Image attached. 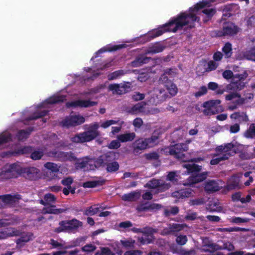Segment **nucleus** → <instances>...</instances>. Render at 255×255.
Listing matches in <instances>:
<instances>
[{"instance_id":"21","label":"nucleus","mask_w":255,"mask_h":255,"mask_svg":"<svg viewBox=\"0 0 255 255\" xmlns=\"http://www.w3.org/2000/svg\"><path fill=\"white\" fill-rule=\"evenodd\" d=\"M34 128L29 127L26 129H20L18 131L16 136L19 141H23L27 139L31 132L33 130Z\"/></svg>"},{"instance_id":"22","label":"nucleus","mask_w":255,"mask_h":255,"mask_svg":"<svg viewBox=\"0 0 255 255\" xmlns=\"http://www.w3.org/2000/svg\"><path fill=\"white\" fill-rule=\"evenodd\" d=\"M125 47V44H119V45H114L113 46H108L107 47H103L102 48L99 50L96 53V54L98 55L105 52H112L121 49Z\"/></svg>"},{"instance_id":"5","label":"nucleus","mask_w":255,"mask_h":255,"mask_svg":"<svg viewBox=\"0 0 255 255\" xmlns=\"http://www.w3.org/2000/svg\"><path fill=\"white\" fill-rule=\"evenodd\" d=\"M167 152H168L170 155L184 162H187L189 161V158L186 156L184 152L188 150V145L186 143H176L171 145L166 148Z\"/></svg>"},{"instance_id":"16","label":"nucleus","mask_w":255,"mask_h":255,"mask_svg":"<svg viewBox=\"0 0 255 255\" xmlns=\"http://www.w3.org/2000/svg\"><path fill=\"white\" fill-rule=\"evenodd\" d=\"M146 138H140L132 143V148L134 153H140V151L149 148Z\"/></svg>"},{"instance_id":"13","label":"nucleus","mask_w":255,"mask_h":255,"mask_svg":"<svg viewBox=\"0 0 255 255\" xmlns=\"http://www.w3.org/2000/svg\"><path fill=\"white\" fill-rule=\"evenodd\" d=\"M54 156L58 159L59 161L62 162L65 161H75L77 160V158L75 155V154L71 151L64 152L62 151H58L55 152Z\"/></svg>"},{"instance_id":"51","label":"nucleus","mask_w":255,"mask_h":255,"mask_svg":"<svg viewBox=\"0 0 255 255\" xmlns=\"http://www.w3.org/2000/svg\"><path fill=\"white\" fill-rule=\"evenodd\" d=\"M121 244L125 248H131L133 247L135 241L129 239L128 240H121L120 241Z\"/></svg>"},{"instance_id":"48","label":"nucleus","mask_w":255,"mask_h":255,"mask_svg":"<svg viewBox=\"0 0 255 255\" xmlns=\"http://www.w3.org/2000/svg\"><path fill=\"white\" fill-rule=\"evenodd\" d=\"M144 104H143V103H138L131 108L130 112L132 114H136L137 112H140L144 108Z\"/></svg>"},{"instance_id":"60","label":"nucleus","mask_w":255,"mask_h":255,"mask_svg":"<svg viewBox=\"0 0 255 255\" xmlns=\"http://www.w3.org/2000/svg\"><path fill=\"white\" fill-rule=\"evenodd\" d=\"M218 64L215 61L211 60L208 63V67L206 69V71L209 72L213 71L218 67Z\"/></svg>"},{"instance_id":"41","label":"nucleus","mask_w":255,"mask_h":255,"mask_svg":"<svg viewBox=\"0 0 255 255\" xmlns=\"http://www.w3.org/2000/svg\"><path fill=\"white\" fill-rule=\"evenodd\" d=\"M164 47L160 45H154L149 47L146 51L147 54H156L162 52Z\"/></svg>"},{"instance_id":"28","label":"nucleus","mask_w":255,"mask_h":255,"mask_svg":"<svg viewBox=\"0 0 255 255\" xmlns=\"http://www.w3.org/2000/svg\"><path fill=\"white\" fill-rule=\"evenodd\" d=\"M139 197L140 194L138 192H132L124 194L122 196V199L124 201L133 202L136 201Z\"/></svg>"},{"instance_id":"18","label":"nucleus","mask_w":255,"mask_h":255,"mask_svg":"<svg viewBox=\"0 0 255 255\" xmlns=\"http://www.w3.org/2000/svg\"><path fill=\"white\" fill-rule=\"evenodd\" d=\"M20 232L14 228H8L0 230V240H4L8 237L19 236Z\"/></svg>"},{"instance_id":"64","label":"nucleus","mask_w":255,"mask_h":255,"mask_svg":"<svg viewBox=\"0 0 255 255\" xmlns=\"http://www.w3.org/2000/svg\"><path fill=\"white\" fill-rule=\"evenodd\" d=\"M11 137L10 134H2L0 136V145L5 143L11 140Z\"/></svg>"},{"instance_id":"59","label":"nucleus","mask_w":255,"mask_h":255,"mask_svg":"<svg viewBox=\"0 0 255 255\" xmlns=\"http://www.w3.org/2000/svg\"><path fill=\"white\" fill-rule=\"evenodd\" d=\"M158 91V93L157 94V98L160 101H164L168 97L165 90L160 89Z\"/></svg>"},{"instance_id":"14","label":"nucleus","mask_w":255,"mask_h":255,"mask_svg":"<svg viewBox=\"0 0 255 255\" xmlns=\"http://www.w3.org/2000/svg\"><path fill=\"white\" fill-rule=\"evenodd\" d=\"M98 104L97 102L91 101L89 100H78L74 101L68 102L66 103V107L67 108H88L94 106Z\"/></svg>"},{"instance_id":"38","label":"nucleus","mask_w":255,"mask_h":255,"mask_svg":"<svg viewBox=\"0 0 255 255\" xmlns=\"http://www.w3.org/2000/svg\"><path fill=\"white\" fill-rule=\"evenodd\" d=\"M207 247H209V249L206 250L205 253L209 252L214 253L217 251L222 250L224 249L222 246H221L216 243H213L210 242H209V245L207 246Z\"/></svg>"},{"instance_id":"24","label":"nucleus","mask_w":255,"mask_h":255,"mask_svg":"<svg viewBox=\"0 0 255 255\" xmlns=\"http://www.w3.org/2000/svg\"><path fill=\"white\" fill-rule=\"evenodd\" d=\"M150 59V57H148L143 55H139L132 62V65L133 67H139L143 64L149 62Z\"/></svg>"},{"instance_id":"1","label":"nucleus","mask_w":255,"mask_h":255,"mask_svg":"<svg viewBox=\"0 0 255 255\" xmlns=\"http://www.w3.org/2000/svg\"><path fill=\"white\" fill-rule=\"evenodd\" d=\"M209 2L207 1H200L197 3L193 7L189 8V11L181 12L177 15L171 17L169 21L161 25L157 29H153L144 36L146 41L158 37L166 32H176L179 30L183 29V27L190 24L191 28L194 27V23L199 21L200 18L193 12L207 6Z\"/></svg>"},{"instance_id":"49","label":"nucleus","mask_w":255,"mask_h":255,"mask_svg":"<svg viewBox=\"0 0 255 255\" xmlns=\"http://www.w3.org/2000/svg\"><path fill=\"white\" fill-rule=\"evenodd\" d=\"M246 58L249 60L255 61V48L246 51L244 54Z\"/></svg>"},{"instance_id":"34","label":"nucleus","mask_w":255,"mask_h":255,"mask_svg":"<svg viewBox=\"0 0 255 255\" xmlns=\"http://www.w3.org/2000/svg\"><path fill=\"white\" fill-rule=\"evenodd\" d=\"M66 97L63 95L61 96H54L50 97L46 100L47 104H54L63 102L65 100Z\"/></svg>"},{"instance_id":"8","label":"nucleus","mask_w":255,"mask_h":255,"mask_svg":"<svg viewBox=\"0 0 255 255\" xmlns=\"http://www.w3.org/2000/svg\"><path fill=\"white\" fill-rule=\"evenodd\" d=\"M85 121V118L80 115H71L66 117L65 118L60 122V125L63 127L69 128L74 127L83 124Z\"/></svg>"},{"instance_id":"10","label":"nucleus","mask_w":255,"mask_h":255,"mask_svg":"<svg viewBox=\"0 0 255 255\" xmlns=\"http://www.w3.org/2000/svg\"><path fill=\"white\" fill-rule=\"evenodd\" d=\"M167 72H164L159 78V81L165 84L169 93L172 96H175L178 91V89L175 84L172 82L171 78L167 75Z\"/></svg>"},{"instance_id":"32","label":"nucleus","mask_w":255,"mask_h":255,"mask_svg":"<svg viewBox=\"0 0 255 255\" xmlns=\"http://www.w3.org/2000/svg\"><path fill=\"white\" fill-rule=\"evenodd\" d=\"M48 112V111L47 110H43L41 111L34 112L32 115L26 118L25 120L27 121H30L37 120L46 116Z\"/></svg>"},{"instance_id":"7","label":"nucleus","mask_w":255,"mask_h":255,"mask_svg":"<svg viewBox=\"0 0 255 255\" xmlns=\"http://www.w3.org/2000/svg\"><path fill=\"white\" fill-rule=\"evenodd\" d=\"M239 31V27L234 23L228 21L224 23L222 30H217L216 34L219 37L234 36Z\"/></svg>"},{"instance_id":"31","label":"nucleus","mask_w":255,"mask_h":255,"mask_svg":"<svg viewBox=\"0 0 255 255\" xmlns=\"http://www.w3.org/2000/svg\"><path fill=\"white\" fill-rule=\"evenodd\" d=\"M105 182V180H104L88 181L83 183V187L85 188H94L103 185Z\"/></svg>"},{"instance_id":"46","label":"nucleus","mask_w":255,"mask_h":255,"mask_svg":"<svg viewBox=\"0 0 255 255\" xmlns=\"http://www.w3.org/2000/svg\"><path fill=\"white\" fill-rule=\"evenodd\" d=\"M169 225L173 234L182 231L185 227L184 224H183L173 223Z\"/></svg>"},{"instance_id":"9","label":"nucleus","mask_w":255,"mask_h":255,"mask_svg":"<svg viewBox=\"0 0 255 255\" xmlns=\"http://www.w3.org/2000/svg\"><path fill=\"white\" fill-rule=\"evenodd\" d=\"M149 188L155 189L156 193H161L168 190L171 187L169 183L161 179H152L146 184Z\"/></svg>"},{"instance_id":"52","label":"nucleus","mask_w":255,"mask_h":255,"mask_svg":"<svg viewBox=\"0 0 255 255\" xmlns=\"http://www.w3.org/2000/svg\"><path fill=\"white\" fill-rule=\"evenodd\" d=\"M188 239L186 235H179L177 237L176 242L177 244L180 246L184 245L187 242Z\"/></svg>"},{"instance_id":"50","label":"nucleus","mask_w":255,"mask_h":255,"mask_svg":"<svg viewBox=\"0 0 255 255\" xmlns=\"http://www.w3.org/2000/svg\"><path fill=\"white\" fill-rule=\"evenodd\" d=\"M206 201L204 198H200L191 200L189 204L192 206H199L205 204Z\"/></svg>"},{"instance_id":"37","label":"nucleus","mask_w":255,"mask_h":255,"mask_svg":"<svg viewBox=\"0 0 255 255\" xmlns=\"http://www.w3.org/2000/svg\"><path fill=\"white\" fill-rule=\"evenodd\" d=\"M230 157V154L229 153L223 154L220 155L219 157L214 158L210 161V164L212 165H215L219 164L221 161L227 160Z\"/></svg>"},{"instance_id":"11","label":"nucleus","mask_w":255,"mask_h":255,"mask_svg":"<svg viewBox=\"0 0 255 255\" xmlns=\"http://www.w3.org/2000/svg\"><path fill=\"white\" fill-rule=\"evenodd\" d=\"M131 84L129 82L127 83L112 84L108 86L109 91H112L113 94L123 95L130 90Z\"/></svg>"},{"instance_id":"54","label":"nucleus","mask_w":255,"mask_h":255,"mask_svg":"<svg viewBox=\"0 0 255 255\" xmlns=\"http://www.w3.org/2000/svg\"><path fill=\"white\" fill-rule=\"evenodd\" d=\"M96 249V247L92 244H89L83 246L81 250L83 252L89 253L94 251Z\"/></svg>"},{"instance_id":"39","label":"nucleus","mask_w":255,"mask_h":255,"mask_svg":"<svg viewBox=\"0 0 255 255\" xmlns=\"http://www.w3.org/2000/svg\"><path fill=\"white\" fill-rule=\"evenodd\" d=\"M120 165L117 161L113 160L109 163L106 166V170L108 172L113 173L116 172L119 169Z\"/></svg>"},{"instance_id":"55","label":"nucleus","mask_w":255,"mask_h":255,"mask_svg":"<svg viewBox=\"0 0 255 255\" xmlns=\"http://www.w3.org/2000/svg\"><path fill=\"white\" fill-rule=\"evenodd\" d=\"M33 150V148L31 146H24L22 148H21L19 149L18 151V154H30L32 152V151Z\"/></svg>"},{"instance_id":"12","label":"nucleus","mask_w":255,"mask_h":255,"mask_svg":"<svg viewBox=\"0 0 255 255\" xmlns=\"http://www.w3.org/2000/svg\"><path fill=\"white\" fill-rule=\"evenodd\" d=\"M114 154L109 152L99 156L95 161V166L97 168L107 166L111 162L115 160Z\"/></svg>"},{"instance_id":"30","label":"nucleus","mask_w":255,"mask_h":255,"mask_svg":"<svg viewBox=\"0 0 255 255\" xmlns=\"http://www.w3.org/2000/svg\"><path fill=\"white\" fill-rule=\"evenodd\" d=\"M223 54L226 58H231L233 55V48L232 44L226 42L222 49Z\"/></svg>"},{"instance_id":"45","label":"nucleus","mask_w":255,"mask_h":255,"mask_svg":"<svg viewBox=\"0 0 255 255\" xmlns=\"http://www.w3.org/2000/svg\"><path fill=\"white\" fill-rule=\"evenodd\" d=\"M244 134L245 136L248 138H253L255 136V125L251 124Z\"/></svg>"},{"instance_id":"47","label":"nucleus","mask_w":255,"mask_h":255,"mask_svg":"<svg viewBox=\"0 0 255 255\" xmlns=\"http://www.w3.org/2000/svg\"><path fill=\"white\" fill-rule=\"evenodd\" d=\"M43 198L46 201L48 205H50L51 204L55 203L56 200L55 196L51 193H47L45 194Z\"/></svg>"},{"instance_id":"53","label":"nucleus","mask_w":255,"mask_h":255,"mask_svg":"<svg viewBox=\"0 0 255 255\" xmlns=\"http://www.w3.org/2000/svg\"><path fill=\"white\" fill-rule=\"evenodd\" d=\"M145 157L147 160H156L158 159L159 155L157 152L153 151L145 154Z\"/></svg>"},{"instance_id":"6","label":"nucleus","mask_w":255,"mask_h":255,"mask_svg":"<svg viewBox=\"0 0 255 255\" xmlns=\"http://www.w3.org/2000/svg\"><path fill=\"white\" fill-rule=\"evenodd\" d=\"M220 100H211L203 103L202 107L205 109L202 112L205 116L214 115L224 111L223 107L221 105Z\"/></svg>"},{"instance_id":"36","label":"nucleus","mask_w":255,"mask_h":255,"mask_svg":"<svg viewBox=\"0 0 255 255\" xmlns=\"http://www.w3.org/2000/svg\"><path fill=\"white\" fill-rule=\"evenodd\" d=\"M44 167L52 173H57L59 171V166L55 163L47 162L44 164Z\"/></svg>"},{"instance_id":"62","label":"nucleus","mask_w":255,"mask_h":255,"mask_svg":"<svg viewBox=\"0 0 255 255\" xmlns=\"http://www.w3.org/2000/svg\"><path fill=\"white\" fill-rule=\"evenodd\" d=\"M73 182V178L71 177H68L62 179L61 183L62 185L69 187V189H71V184Z\"/></svg>"},{"instance_id":"25","label":"nucleus","mask_w":255,"mask_h":255,"mask_svg":"<svg viewBox=\"0 0 255 255\" xmlns=\"http://www.w3.org/2000/svg\"><path fill=\"white\" fill-rule=\"evenodd\" d=\"M208 174V172H203L200 173H196L191 177V183L196 184L204 181L206 179Z\"/></svg>"},{"instance_id":"63","label":"nucleus","mask_w":255,"mask_h":255,"mask_svg":"<svg viewBox=\"0 0 255 255\" xmlns=\"http://www.w3.org/2000/svg\"><path fill=\"white\" fill-rule=\"evenodd\" d=\"M50 244L52 246V248L53 249H62V247H63V244L59 243L57 241L54 240L53 239L50 240Z\"/></svg>"},{"instance_id":"4","label":"nucleus","mask_w":255,"mask_h":255,"mask_svg":"<svg viewBox=\"0 0 255 255\" xmlns=\"http://www.w3.org/2000/svg\"><path fill=\"white\" fill-rule=\"evenodd\" d=\"M59 227L56 228L54 231L57 233L61 232L74 233L79 227L83 226V223L74 218L69 220H62L59 223Z\"/></svg>"},{"instance_id":"40","label":"nucleus","mask_w":255,"mask_h":255,"mask_svg":"<svg viewBox=\"0 0 255 255\" xmlns=\"http://www.w3.org/2000/svg\"><path fill=\"white\" fill-rule=\"evenodd\" d=\"M126 72L123 70H116L108 75V79L109 80H113L117 79L121 76L124 75Z\"/></svg>"},{"instance_id":"29","label":"nucleus","mask_w":255,"mask_h":255,"mask_svg":"<svg viewBox=\"0 0 255 255\" xmlns=\"http://www.w3.org/2000/svg\"><path fill=\"white\" fill-rule=\"evenodd\" d=\"M240 179L236 175L231 176L228 181V187L229 189L232 190L239 187Z\"/></svg>"},{"instance_id":"33","label":"nucleus","mask_w":255,"mask_h":255,"mask_svg":"<svg viewBox=\"0 0 255 255\" xmlns=\"http://www.w3.org/2000/svg\"><path fill=\"white\" fill-rule=\"evenodd\" d=\"M245 86L244 82L239 80L238 82L232 83L227 86V90H236L237 91H240L242 90Z\"/></svg>"},{"instance_id":"57","label":"nucleus","mask_w":255,"mask_h":255,"mask_svg":"<svg viewBox=\"0 0 255 255\" xmlns=\"http://www.w3.org/2000/svg\"><path fill=\"white\" fill-rule=\"evenodd\" d=\"M207 88L205 86H201L199 91L194 94L196 98L200 97L207 93Z\"/></svg>"},{"instance_id":"42","label":"nucleus","mask_w":255,"mask_h":255,"mask_svg":"<svg viewBox=\"0 0 255 255\" xmlns=\"http://www.w3.org/2000/svg\"><path fill=\"white\" fill-rule=\"evenodd\" d=\"M43 156L44 152L42 150H32L30 157L33 160H38L41 159Z\"/></svg>"},{"instance_id":"58","label":"nucleus","mask_w":255,"mask_h":255,"mask_svg":"<svg viewBox=\"0 0 255 255\" xmlns=\"http://www.w3.org/2000/svg\"><path fill=\"white\" fill-rule=\"evenodd\" d=\"M146 139L148 142L149 146L151 147L153 146L156 144V142H157L158 139V136L153 135L150 137L146 138Z\"/></svg>"},{"instance_id":"35","label":"nucleus","mask_w":255,"mask_h":255,"mask_svg":"<svg viewBox=\"0 0 255 255\" xmlns=\"http://www.w3.org/2000/svg\"><path fill=\"white\" fill-rule=\"evenodd\" d=\"M20 199V195L19 194L11 195L10 194H6L2 196V200L4 202L7 203H11L15 202L16 199Z\"/></svg>"},{"instance_id":"26","label":"nucleus","mask_w":255,"mask_h":255,"mask_svg":"<svg viewBox=\"0 0 255 255\" xmlns=\"http://www.w3.org/2000/svg\"><path fill=\"white\" fill-rule=\"evenodd\" d=\"M202 12L205 14L203 21L204 23H207L212 19L213 16L216 13L217 10L214 8H206L202 10Z\"/></svg>"},{"instance_id":"20","label":"nucleus","mask_w":255,"mask_h":255,"mask_svg":"<svg viewBox=\"0 0 255 255\" xmlns=\"http://www.w3.org/2000/svg\"><path fill=\"white\" fill-rule=\"evenodd\" d=\"M188 162H185L182 164V167L184 168H186L187 172L188 174L191 173L193 175L199 172L202 170V166L194 164V163H189Z\"/></svg>"},{"instance_id":"43","label":"nucleus","mask_w":255,"mask_h":255,"mask_svg":"<svg viewBox=\"0 0 255 255\" xmlns=\"http://www.w3.org/2000/svg\"><path fill=\"white\" fill-rule=\"evenodd\" d=\"M178 172L177 171H170L166 176V180L175 184L178 182Z\"/></svg>"},{"instance_id":"44","label":"nucleus","mask_w":255,"mask_h":255,"mask_svg":"<svg viewBox=\"0 0 255 255\" xmlns=\"http://www.w3.org/2000/svg\"><path fill=\"white\" fill-rule=\"evenodd\" d=\"M99 211V208L96 205L91 206L87 208L84 212L86 216H93L96 214Z\"/></svg>"},{"instance_id":"15","label":"nucleus","mask_w":255,"mask_h":255,"mask_svg":"<svg viewBox=\"0 0 255 255\" xmlns=\"http://www.w3.org/2000/svg\"><path fill=\"white\" fill-rule=\"evenodd\" d=\"M144 231H143L142 229L134 227L132 228L131 230L135 233H143V236H144L145 237V239H144L143 237L141 238V240L140 241L141 243L142 244H149L151 243V241L148 239L146 240V237L148 236L147 235H149L150 236H151L153 233H155L157 232L156 229L151 227H145L144 228Z\"/></svg>"},{"instance_id":"17","label":"nucleus","mask_w":255,"mask_h":255,"mask_svg":"<svg viewBox=\"0 0 255 255\" xmlns=\"http://www.w3.org/2000/svg\"><path fill=\"white\" fill-rule=\"evenodd\" d=\"M161 205L156 203H149L146 202L138 205L136 208V210L138 212H146L147 211H156L161 209Z\"/></svg>"},{"instance_id":"27","label":"nucleus","mask_w":255,"mask_h":255,"mask_svg":"<svg viewBox=\"0 0 255 255\" xmlns=\"http://www.w3.org/2000/svg\"><path fill=\"white\" fill-rule=\"evenodd\" d=\"M136 134L134 132H128L121 134L118 136V139L121 142H126L132 141L135 137Z\"/></svg>"},{"instance_id":"61","label":"nucleus","mask_w":255,"mask_h":255,"mask_svg":"<svg viewBox=\"0 0 255 255\" xmlns=\"http://www.w3.org/2000/svg\"><path fill=\"white\" fill-rule=\"evenodd\" d=\"M121 146L120 141L118 140H113L108 145V147L111 149H116Z\"/></svg>"},{"instance_id":"23","label":"nucleus","mask_w":255,"mask_h":255,"mask_svg":"<svg viewBox=\"0 0 255 255\" xmlns=\"http://www.w3.org/2000/svg\"><path fill=\"white\" fill-rule=\"evenodd\" d=\"M192 192L190 189H182L175 191L172 193V196L177 199H184L190 196Z\"/></svg>"},{"instance_id":"56","label":"nucleus","mask_w":255,"mask_h":255,"mask_svg":"<svg viewBox=\"0 0 255 255\" xmlns=\"http://www.w3.org/2000/svg\"><path fill=\"white\" fill-rule=\"evenodd\" d=\"M81 159H78L76 160V161L75 164V166L76 169H83L85 168L87 164H88L87 161H84L82 160V161H80Z\"/></svg>"},{"instance_id":"3","label":"nucleus","mask_w":255,"mask_h":255,"mask_svg":"<svg viewBox=\"0 0 255 255\" xmlns=\"http://www.w3.org/2000/svg\"><path fill=\"white\" fill-rule=\"evenodd\" d=\"M99 124L95 123L90 125L87 131L76 134L71 138V141L74 143H84L89 142L100 136V131L98 130Z\"/></svg>"},{"instance_id":"2","label":"nucleus","mask_w":255,"mask_h":255,"mask_svg":"<svg viewBox=\"0 0 255 255\" xmlns=\"http://www.w3.org/2000/svg\"><path fill=\"white\" fill-rule=\"evenodd\" d=\"M40 170L36 167H21L14 163L10 164L7 169L2 171L1 175L7 179L20 176L27 180L34 181L40 177Z\"/></svg>"},{"instance_id":"19","label":"nucleus","mask_w":255,"mask_h":255,"mask_svg":"<svg viewBox=\"0 0 255 255\" xmlns=\"http://www.w3.org/2000/svg\"><path fill=\"white\" fill-rule=\"evenodd\" d=\"M205 190L208 193H212L220 189L218 182L214 180H208L205 184Z\"/></svg>"}]
</instances>
